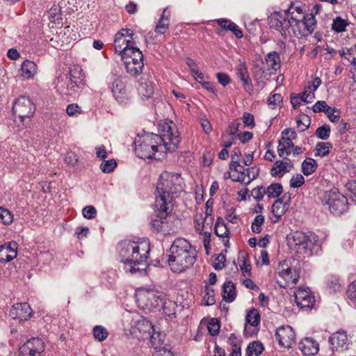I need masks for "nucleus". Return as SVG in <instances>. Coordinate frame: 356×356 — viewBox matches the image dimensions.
Segmentation results:
<instances>
[{
    "label": "nucleus",
    "mask_w": 356,
    "mask_h": 356,
    "mask_svg": "<svg viewBox=\"0 0 356 356\" xmlns=\"http://www.w3.org/2000/svg\"><path fill=\"white\" fill-rule=\"evenodd\" d=\"M180 138L175 124H165L162 126L161 135L145 133L138 135L133 142L134 152L140 159H155L156 153L166 151L173 152L178 148Z\"/></svg>",
    "instance_id": "f257e3e1"
},
{
    "label": "nucleus",
    "mask_w": 356,
    "mask_h": 356,
    "mask_svg": "<svg viewBox=\"0 0 356 356\" xmlns=\"http://www.w3.org/2000/svg\"><path fill=\"white\" fill-rule=\"evenodd\" d=\"M120 261L124 264V270L131 274H146L150 252V243L148 241L140 242L122 241L117 246Z\"/></svg>",
    "instance_id": "f03ea898"
},
{
    "label": "nucleus",
    "mask_w": 356,
    "mask_h": 356,
    "mask_svg": "<svg viewBox=\"0 0 356 356\" xmlns=\"http://www.w3.org/2000/svg\"><path fill=\"white\" fill-rule=\"evenodd\" d=\"M168 264L172 271L181 273L193 266L197 260V251L188 240L177 238L170 248Z\"/></svg>",
    "instance_id": "7ed1b4c3"
},
{
    "label": "nucleus",
    "mask_w": 356,
    "mask_h": 356,
    "mask_svg": "<svg viewBox=\"0 0 356 356\" xmlns=\"http://www.w3.org/2000/svg\"><path fill=\"white\" fill-rule=\"evenodd\" d=\"M184 190V180L181 175L176 172L163 171L158 180L155 202L157 205H173L174 199Z\"/></svg>",
    "instance_id": "20e7f679"
},
{
    "label": "nucleus",
    "mask_w": 356,
    "mask_h": 356,
    "mask_svg": "<svg viewBox=\"0 0 356 356\" xmlns=\"http://www.w3.org/2000/svg\"><path fill=\"white\" fill-rule=\"evenodd\" d=\"M115 54L120 56L129 74L137 76L142 74L144 68V56L138 47L134 45L130 46V43L127 42L122 45H118L115 48Z\"/></svg>",
    "instance_id": "39448f33"
},
{
    "label": "nucleus",
    "mask_w": 356,
    "mask_h": 356,
    "mask_svg": "<svg viewBox=\"0 0 356 356\" xmlns=\"http://www.w3.org/2000/svg\"><path fill=\"white\" fill-rule=\"evenodd\" d=\"M173 205H157L155 202V214L152 216L150 225L152 229L163 235L176 232L175 217L172 213Z\"/></svg>",
    "instance_id": "423d86ee"
},
{
    "label": "nucleus",
    "mask_w": 356,
    "mask_h": 356,
    "mask_svg": "<svg viewBox=\"0 0 356 356\" xmlns=\"http://www.w3.org/2000/svg\"><path fill=\"white\" fill-rule=\"evenodd\" d=\"M135 296L138 306L151 310L161 305L165 295L154 287H140L136 290Z\"/></svg>",
    "instance_id": "0eeeda50"
},
{
    "label": "nucleus",
    "mask_w": 356,
    "mask_h": 356,
    "mask_svg": "<svg viewBox=\"0 0 356 356\" xmlns=\"http://www.w3.org/2000/svg\"><path fill=\"white\" fill-rule=\"evenodd\" d=\"M321 202L325 209L333 215L339 216L348 209L347 198L336 188L325 191Z\"/></svg>",
    "instance_id": "6e6552de"
},
{
    "label": "nucleus",
    "mask_w": 356,
    "mask_h": 356,
    "mask_svg": "<svg viewBox=\"0 0 356 356\" xmlns=\"http://www.w3.org/2000/svg\"><path fill=\"white\" fill-rule=\"evenodd\" d=\"M291 237L298 250H303V253L307 257L312 255V251L318 241V237L314 233L296 232Z\"/></svg>",
    "instance_id": "1a4fd4ad"
},
{
    "label": "nucleus",
    "mask_w": 356,
    "mask_h": 356,
    "mask_svg": "<svg viewBox=\"0 0 356 356\" xmlns=\"http://www.w3.org/2000/svg\"><path fill=\"white\" fill-rule=\"evenodd\" d=\"M291 237L298 250H303V253L307 257L312 255V251L318 241V237L314 233L296 232Z\"/></svg>",
    "instance_id": "9d476101"
},
{
    "label": "nucleus",
    "mask_w": 356,
    "mask_h": 356,
    "mask_svg": "<svg viewBox=\"0 0 356 356\" xmlns=\"http://www.w3.org/2000/svg\"><path fill=\"white\" fill-rule=\"evenodd\" d=\"M153 329L152 323L147 319L140 316L133 320L129 328H124L127 337L136 338L138 340H146L149 332Z\"/></svg>",
    "instance_id": "9b49d317"
},
{
    "label": "nucleus",
    "mask_w": 356,
    "mask_h": 356,
    "mask_svg": "<svg viewBox=\"0 0 356 356\" xmlns=\"http://www.w3.org/2000/svg\"><path fill=\"white\" fill-rule=\"evenodd\" d=\"M76 40V34L73 29L70 26L60 28L56 34L50 39L52 47L58 49H67L72 46V43Z\"/></svg>",
    "instance_id": "f8f14e48"
},
{
    "label": "nucleus",
    "mask_w": 356,
    "mask_h": 356,
    "mask_svg": "<svg viewBox=\"0 0 356 356\" xmlns=\"http://www.w3.org/2000/svg\"><path fill=\"white\" fill-rule=\"evenodd\" d=\"M35 107L31 99L25 96L19 97L14 103L13 112L22 122L25 118H31L34 113Z\"/></svg>",
    "instance_id": "ddd939ff"
},
{
    "label": "nucleus",
    "mask_w": 356,
    "mask_h": 356,
    "mask_svg": "<svg viewBox=\"0 0 356 356\" xmlns=\"http://www.w3.org/2000/svg\"><path fill=\"white\" fill-rule=\"evenodd\" d=\"M316 25V22L313 13L304 16L302 19L296 18L294 35L297 37H307L312 33Z\"/></svg>",
    "instance_id": "4468645a"
},
{
    "label": "nucleus",
    "mask_w": 356,
    "mask_h": 356,
    "mask_svg": "<svg viewBox=\"0 0 356 356\" xmlns=\"http://www.w3.org/2000/svg\"><path fill=\"white\" fill-rule=\"evenodd\" d=\"M127 81V76H118L113 82V96L120 104H126L129 100Z\"/></svg>",
    "instance_id": "2eb2a0df"
},
{
    "label": "nucleus",
    "mask_w": 356,
    "mask_h": 356,
    "mask_svg": "<svg viewBox=\"0 0 356 356\" xmlns=\"http://www.w3.org/2000/svg\"><path fill=\"white\" fill-rule=\"evenodd\" d=\"M44 350V343L39 338H33L27 341L20 348V353L24 356H41Z\"/></svg>",
    "instance_id": "dca6fc26"
},
{
    "label": "nucleus",
    "mask_w": 356,
    "mask_h": 356,
    "mask_svg": "<svg viewBox=\"0 0 356 356\" xmlns=\"http://www.w3.org/2000/svg\"><path fill=\"white\" fill-rule=\"evenodd\" d=\"M275 337L280 346L290 348L295 342L296 334L291 326H282L277 329Z\"/></svg>",
    "instance_id": "f3484780"
},
{
    "label": "nucleus",
    "mask_w": 356,
    "mask_h": 356,
    "mask_svg": "<svg viewBox=\"0 0 356 356\" xmlns=\"http://www.w3.org/2000/svg\"><path fill=\"white\" fill-rule=\"evenodd\" d=\"M295 300L297 305L304 309H312L315 303L314 296L310 290L299 287L295 292Z\"/></svg>",
    "instance_id": "a211bd4d"
},
{
    "label": "nucleus",
    "mask_w": 356,
    "mask_h": 356,
    "mask_svg": "<svg viewBox=\"0 0 356 356\" xmlns=\"http://www.w3.org/2000/svg\"><path fill=\"white\" fill-rule=\"evenodd\" d=\"M149 77L150 76L148 74H143L140 78L138 80V92L143 100L150 99L154 92V83L151 80H149Z\"/></svg>",
    "instance_id": "6ab92c4d"
},
{
    "label": "nucleus",
    "mask_w": 356,
    "mask_h": 356,
    "mask_svg": "<svg viewBox=\"0 0 356 356\" xmlns=\"http://www.w3.org/2000/svg\"><path fill=\"white\" fill-rule=\"evenodd\" d=\"M332 351L343 352L348 348V339L345 332H337L329 338Z\"/></svg>",
    "instance_id": "aec40b11"
},
{
    "label": "nucleus",
    "mask_w": 356,
    "mask_h": 356,
    "mask_svg": "<svg viewBox=\"0 0 356 356\" xmlns=\"http://www.w3.org/2000/svg\"><path fill=\"white\" fill-rule=\"evenodd\" d=\"M32 314V309L26 302L16 303L10 309V315L14 319L19 321H27Z\"/></svg>",
    "instance_id": "412c9836"
},
{
    "label": "nucleus",
    "mask_w": 356,
    "mask_h": 356,
    "mask_svg": "<svg viewBox=\"0 0 356 356\" xmlns=\"http://www.w3.org/2000/svg\"><path fill=\"white\" fill-rule=\"evenodd\" d=\"M279 276L285 281V284H295L298 280L299 275L296 271L292 269L286 262L280 263L279 265Z\"/></svg>",
    "instance_id": "4be33fe9"
},
{
    "label": "nucleus",
    "mask_w": 356,
    "mask_h": 356,
    "mask_svg": "<svg viewBox=\"0 0 356 356\" xmlns=\"http://www.w3.org/2000/svg\"><path fill=\"white\" fill-rule=\"evenodd\" d=\"M17 244L10 242L0 246V262H8L15 259L17 254Z\"/></svg>",
    "instance_id": "5701e85b"
},
{
    "label": "nucleus",
    "mask_w": 356,
    "mask_h": 356,
    "mask_svg": "<svg viewBox=\"0 0 356 356\" xmlns=\"http://www.w3.org/2000/svg\"><path fill=\"white\" fill-rule=\"evenodd\" d=\"M299 349L305 356H314L318 353L319 346L312 338L307 337L299 343Z\"/></svg>",
    "instance_id": "b1692460"
},
{
    "label": "nucleus",
    "mask_w": 356,
    "mask_h": 356,
    "mask_svg": "<svg viewBox=\"0 0 356 356\" xmlns=\"http://www.w3.org/2000/svg\"><path fill=\"white\" fill-rule=\"evenodd\" d=\"M293 167V164L289 162L277 160L270 169V175L274 177H282L284 174L289 172Z\"/></svg>",
    "instance_id": "393cba45"
},
{
    "label": "nucleus",
    "mask_w": 356,
    "mask_h": 356,
    "mask_svg": "<svg viewBox=\"0 0 356 356\" xmlns=\"http://www.w3.org/2000/svg\"><path fill=\"white\" fill-rule=\"evenodd\" d=\"M170 11L165 8L161 15V17L155 26V32L159 34H163L168 30L170 26Z\"/></svg>",
    "instance_id": "a878e982"
},
{
    "label": "nucleus",
    "mask_w": 356,
    "mask_h": 356,
    "mask_svg": "<svg viewBox=\"0 0 356 356\" xmlns=\"http://www.w3.org/2000/svg\"><path fill=\"white\" fill-rule=\"evenodd\" d=\"M85 76L82 72V70L79 66H74L70 70V79L72 86H76L78 88H82L83 86V80Z\"/></svg>",
    "instance_id": "bb28decb"
},
{
    "label": "nucleus",
    "mask_w": 356,
    "mask_h": 356,
    "mask_svg": "<svg viewBox=\"0 0 356 356\" xmlns=\"http://www.w3.org/2000/svg\"><path fill=\"white\" fill-rule=\"evenodd\" d=\"M282 27L280 29V33L284 38L290 34V29H292L294 33V24H296V18L293 17H289V14L285 12L283 14V18L282 21Z\"/></svg>",
    "instance_id": "cd10ccee"
},
{
    "label": "nucleus",
    "mask_w": 356,
    "mask_h": 356,
    "mask_svg": "<svg viewBox=\"0 0 356 356\" xmlns=\"http://www.w3.org/2000/svg\"><path fill=\"white\" fill-rule=\"evenodd\" d=\"M36 64L29 60H25L21 65V74L25 79H32L37 73Z\"/></svg>",
    "instance_id": "c85d7f7f"
},
{
    "label": "nucleus",
    "mask_w": 356,
    "mask_h": 356,
    "mask_svg": "<svg viewBox=\"0 0 356 356\" xmlns=\"http://www.w3.org/2000/svg\"><path fill=\"white\" fill-rule=\"evenodd\" d=\"M292 147H293V143L291 141V138L282 135L281 138L279 140L277 147L278 155L280 157H283L284 154L289 156L291 154Z\"/></svg>",
    "instance_id": "c756f323"
},
{
    "label": "nucleus",
    "mask_w": 356,
    "mask_h": 356,
    "mask_svg": "<svg viewBox=\"0 0 356 356\" xmlns=\"http://www.w3.org/2000/svg\"><path fill=\"white\" fill-rule=\"evenodd\" d=\"M222 296L223 300L232 302L236 296V286L232 281L225 282L223 284Z\"/></svg>",
    "instance_id": "7c9ffc66"
},
{
    "label": "nucleus",
    "mask_w": 356,
    "mask_h": 356,
    "mask_svg": "<svg viewBox=\"0 0 356 356\" xmlns=\"http://www.w3.org/2000/svg\"><path fill=\"white\" fill-rule=\"evenodd\" d=\"M287 207L281 199L275 200L271 207V212L275 217V219H273L272 222H277L285 213Z\"/></svg>",
    "instance_id": "2f4dec72"
},
{
    "label": "nucleus",
    "mask_w": 356,
    "mask_h": 356,
    "mask_svg": "<svg viewBox=\"0 0 356 356\" xmlns=\"http://www.w3.org/2000/svg\"><path fill=\"white\" fill-rule=\"evenodd\" d=\"M134 33L133 31L129 29H121L119 32H118L115 35L114 42H115V49L117 47L118 45H122L123 42L124 40V43L126 44L127 42L130 43V46H133L135 43L130 40H127L126 38V36H129L132 38Z\"/></svg>",
    "instance_id": "473e14b6"
},
{
    "label": "nucleus",
    "mask_w": 356,
    "mask_h": 356,
    "mask_svg": "<svg viewBox=\"0 0 356 356\" xmlns=\"http://www.w3.org/2000/svg\"><path fill=\"white\" fill-rule=\"evenodd\" d=\"M265 60L269 69L277 70L280 68V56L277 52L271 51L268 53Z\"/></svg>",
    "instance_id": "72a5a7b5"
},
{
    "label": "nucleus",
    "mask_w": 356,
    "mask_h": 356,
    "mask_svg": "<svg viewBox=\"0 0 356 356\" xmlns=\"http://www.w3.org/2000/svg\"><path fill=\"white\" fill-rule=\"evenodd\" d=\"M147 339L149 340L152 348H157L163 341V335L161 332L156 331L154 326H153V329L149 332V336L147 337Z\"/></svg>",
    "instance_id": "f704fd0d"
},
{
    "label": "nucleus",
    "mask_w": 356,
    "mask_h": 356,
    "mask_svg": "<svg viewBox=\"0 0 356 356\" xmlns=\"http://www.w3.org/2000/svg\"><path fill=\"white\" fill-rule=\"evenodd\" d=\"M215 234L220 238L229 237V229L222 218H217L215 225Z\"/></svg>",
    "instance_id": "c9c22d12"
},
{
    "label": "nucleus",
    "mask_w": 356,
    "mask_h": 356,
    "mask_svg": "<svg viewBox=\"0 0 356 356\" xmlns=\"http://www.w3.org/2000/svg\"><path fill=\"white\" fill-rule=\"evenodd\" d=\"M332 145L329 142H318L315 148L316 156H325L329 154Z\"/></svg>",
    "instance_id": "e433bc0d"
},
{
    "label": "nucleus",
    "mask_w": 356,
    "mask_h": 356,
    "mask_svg": "<svg viewBox=\"0 0 356 356\" xmlns=\"http://www.w3.org/2000/svg\"><path fill=\"white\" fill-rule=\"evenodd\" d=\"M264 346L259 341H253L250 343L246 350L247 356H259L263 350Z\"/></svg>",
    "instance_id": "4c0bfd02"
},
{
    "label": "nucleus",
    "mask_w": 356,
    "mask_h": 356,
    "mask_svg": "<svg viewBox=\"0 0 356 356\" xmlns=\"http://www.w3.org/2000/svg\"><path fill=\"white\" fill-rule=\"evenodd\" d=\"M161 305H163V313L165 316L170 318L175 317L176 309L177 308V305L175 302L163 300Z\"/></svg>",
    "instance_id": "58836bf2"
},
{
    "label": "nucleus",
    "mask_w": 356,
    "mask_h": 356,
    "mask_svg": "<svg viewBox=\"0 0 356 356\" xmlns=\"http://www.w3.org/2000/svg\"><path fill=\"white\" fill-rule=\"evenodd\" d=\"M317 168L316 161L312 158H308L302 163V170L305 175L308 176L316 171Z\"/></svg>",
    "instance_id": "ea45409f"
},
{
    "label": "nucleus",
    "mask_w": 356,
    "mask_h": 356,
    "mask_svg": "<svg viewBox=\"0 0 356 356\" xmlns=\"http://www.w3.org/2000/svg\"><path fill=\"white\" fill-rule=\"evenodd\" d=\"M266 189V195L269 198L277 197L283 191L282 186L280 183H274L268 186Z\"/></svg>",
    "instance_id": "a19ab883"
},
{
    "label": "nucleus",
    "mask_w": 356,
    "mask_h": 356,
    "mask_svg": "<svg viewBox=\"0 0 356 356\" xmlns=\"http://www.w3.org/2000/svg\"><path fill=\"white\" fill-rule=\"evenodd\" d=\"M282 18L283 14L280 13H275L273 15H272L271 17L268 18V24L270 27L280 32Z\"/></svg>",
    "instance_id": "79ce46f5"
},
{
    "label": "nucleus",
    "mask_w": 356,
    "mask_h": 356,
    "mask_svg": "<svg viewBox=\"0 0 356 356\" xmlns=\"http://www.w3.org/2000/svg\"><path fill=\"white\" fill-rule=\"evenodd\" d=\"M246 322L256 327L260 323V314L257 309H251L246 315Z\"/></svg>",
    "instance_id": "37998d69"
},
{
    "label": "nucleus",
    "mask_w": 356,
    "mask_h": 356,
    "mask_svg": "<svg viewBox=\"0 0 356 356\" xmlns=\"http://www.w3.org/2000/svg\"><path fill=\"white\" fill-rule=\"evenodd\" d=\"M264 219V216L262 215H258L254 218L251 225V229L253 233L259 234L261 232Z\"/></svg>",
    "instance_id": "c03bdc74"
},
{
    "label": "nucleus",
    "mask_w": 356,
    "mask_h": 356,
    "mask_svg": "<svg viewBox=\"0 0 356 356\" xmlns=\"http://www.w3.org/2000/svg\"><path fill=\"white\" fill-rule=\"evenodd\" d=\"M282 99L283 98L280 94L275 93L268 97L267 104L270 108L275 109L276 107L280 106Z\"/></svg>",
    "instance_id": "a18cd8bd"
},
{
    "label": "nucleus",
    "mask_w": 356,
    "mask_h": 356,
    "mask_svg": "<svg viewBox=\"0 0 356 356\" xmlns=\"http://www.w3.org/2000/svg\"><path fill=\"white\" fill-rule=\"evenodd\" d=\"M346 294L348 299L356 307V280L348 285Z\"/></svg>",
    "instance_id": "49530a36"
},
{
    "label": "nucleus",
    "mask_w": 356,
    "mask_h": 356,
    "mask_svg": "<svg viewBox=\"0 0 356 356\" xmlns=\"http://www.w3.org/2000/svg\"><path fill=\"white\" fill-rule=\"evenodd\" d=\"M330 135V127L327 124H324L317 128L316 136L322 140H327Z\"/></svg>",
    "instance_id": "de8ad7c7"
},
{
    "label": "nucleus",
    "mask_w": 356,
    "mask_h": 356,
    "mask_svg": "<svg viewBox=\"0 0 356 356\" xmlns=\"http://www.w3.org/2000/svg\"><path fill=\"white\" fill-rule=\"evenodd\" d=\"M207 328L211 335H217L220 328L219 321L216 318H211L208 323Z\"/></svg>",
    "instance_id": "09e8293b"
},
{
    "label": "nucleus",
    "mask_w": 356,
    "mask_h": 356,
    "mask_svg": "<svg viewBox=\"0 0 356 356\" xmlns=\"http://www.w3.org/2000/svg\"><path fill=\"white\" fill-rule=\"evenodd\" d=\"M310 121L311 120L308 115L305 114L301 115L297 120V127L299 129V131H305L309 127Z\"/></svg>",
    "instance_id": "8fccbe9b"
},
{
    "label": "nucleus",
    "mask_w": 356,
    "mask_h": 356,
    "mask_svg": "<svg viewBox=\"0 0 356 356\" xmlns=\"http://www.w3.org/2000/svg\"><path fill=\"white\" fill-rule=\"evenodd\" d=\"M347 25L348 23L344 19H342L341 17H338L334 20L332 28L334 31L340 33L346 30Z\"/></svg>",
    "instance_id": "3c124183"
},
{
    "label": "nucleus",
    "mask_w": 356,
    "mask_h": 356,
    "mask_svg": "<svg viewBox=\"0 0 356 356\" xmlns=\"http://www.w3.org/2000/svg\"><path fill=\"white\" fill-rule=\"evenodd\" d=\"M107 330L102 326H95L93 328V335L99 341H103L108 337Z\"/></svg>",
    "instance_id": "603ef678"
},
{
    "label": "nucleus",
    "mask_w": 356,
    "mask_h": 356,
    "mask_svg": "<svg viewBox=\"0 0 356 356\" xmlns=\"http://www.w3.org/2000/svg\"><path fill=\"white\" fill-rule=\"evenodd\" d=\"M0 220L4 225H10L13 220V217L12 213L7 209L0 207Z\"/></svg>",
    "instance_id": "864d4df0"
},
{
    "label": "nucleus",
    "mask_w": 356,
    "mask_h": 356,
    "mask_svg": "<svg viewBox=\"0 0 356 356\" xmlns=\"http://www.w3.org/2000/svg\"><path fill=\"white\" fill-rule=\"evenodd\" d=\"M266 189L263 186H257L253 188L251 191V196L257 202L263 200L264 195H266Z\"/></svg>",
    "instance_id": "5fc2aeb1"
},
{
    "label": "nucleus",
    "mask_w": 356,
    "mask_h": 356,
    "mask_svg": "<svg viewBox=\"0 0 356 356\" xmlns=\"http://www.w3.org/2000/svg\"><path fill=\"white\" fill-rule=\"evenodd\" d=\"M236 75L237 77L241 80H243L248 78L249 73L247 67L244 63H241L236 67Z\"/></svg>",
    "instance_id": "6e6d98bb"
},
{
    "label": "nucleus",
    "mask_w": 356,
    "mask_h": 356,
    "mask_svg": "<svg viewBox=\"0 0 356 356\" xmlns=\"http://www.w3.org/2000/svg\"><path fill=\"white\" fill-rule=\"evenodd\" d=\"M305 183V178L300 174L293 176L290 180V186L291 188H299Z\"/></svg>",
    "instance_id": "4d7b16f0"
},
{
    "label": "nucleus",
    "mask_w": 356,
    "mask_h": 356,
    "mask_svg": "<svg viewBox=\"0 0 356 356\" xmlns=\"http://www.w3.org/2000/svg\"><path fill=\"white\" fill-rule=\"evenodd\" d=\"M82 214L87 219H93L97 215V210L93 206H86L83 209Z\"/></svg>",
    "instance_id": "13d9d810"
},
{
    "label": "nucleus",
    "mask_w": 356,
    "mask_h": 356,
    "mask_svg": "<svg viewBox=\"0 0 356 356\" xmlns=\"http://www.w3.org/2000/svg\"><path fill=\"white\" fill-rule=\"evenodd\" d=\"M81 112V107L76 104H70L66 108V113L70 116H76Z\"/></svg>",
    "instance_id": "bf43d9fd"
},
{
    "label": "nucleus",
    "mask_w": 356,
    "mask_h": 356,
    "mask_svg": "<svg viewBox=\"0 0 356 356\" xmlns=\"http://www.w3.org/2000/svg\"><path fill=\"white\" fill-rule=\"evenodd\" d=\"M65 161L67 164L74 166L78 163L79 159L75 153L69 151L65 154Z\"/></svg>",
    "instance_id": "052dcab7"
},
{
    "label": "nucleus",
    "mask_w": 356,
    "mask_h": 356,
    "mask_svg": "<svg viewBox=\"0 0 356 356\" xmlns=\"http://www.w3.org/2000/svg\"><path fill=\"white\" fill-rule=\"evenodd\" d=\"M298 96H300L302 99L304 100V104H307L311 102L315 98L314 93L310 90H308V88H307L302 93L298 95Z\"/></svg>",
    "instance_id": "680f3d73"
},
{
    "label": "nucleus",
    "mask_w": 356,
    "mask_h": 356,
    "mask_svg": "<svg viewBox=\"0 0 356 356\" xmlns=\"http://www.w3.org/2000/svg\"><path fill=\"white\" fill-rule=\"evenodd\" d=\"M329 107L325 101H318L313 106L312 110L314 113L324 112L325 113Z\"/></svg>",
    "instance_id": "e2e57ef3"
},
{
    "label": "nucleus",
    "mask_w": 356,
    "mask_h": 356,
    "mask_svg": "<svg viewBox=\"0 0 356 356\" xmlns=\"http://www.w3.org/2000/svg\"><path fill=\"white\" fill-rule=\"evenodd\" d=\"M248 175V182H251L253 179H255L259 174V168L257 166L249 168L246 169Z\"/></svg>",
    "instance_id": "0e129e2a"
},
{
    "label": "nucleus",
    "mask_w": 356,
    "mask_h": 356,
    "mask_svg": "<svg viewBox=\"0 0 356 356\" xmlns=\"http://www.w3.org/2000/svg\"><path fill=\"white\" fill-rule=\"evenodd\" d=\"M225 256L223 254H219L213 264V268L218 270L222 269L225 266Z\"/></svg>",
    "instance_id": "69168bd1"
},
{
    "label": "nucleus",
    "mask_w": 356,
    "mask_h": 356,
    "mask_svg": "<svg viewBox=\"0 0 356 356\" xmlns=\"http://www.w3.org/2000/svg\"><path fill=\"white\" fill-rule=\"evenodd\" d=\"M337 110L334 108L330 106L326 111L325 114L331 122H337L340 119V115L334 113Z\"/></svg>",
    "instance_id": "338daca9"
},
{
    "label": "nucleus",
    "mask_w": 356,
    "mask_h": 356,
    "mask_svg": "<svg viewBox=\"0 0 356 356\" xmlns=\"http://www.w3.org/2000/svg\"><path fill=\"white\" fill-rule=\"evenodd\" d=\"M227 30L232 31L237 38H241L243 35L242 31L234 22L229 23Z\"/></svg>",
    "instance_id": "774afa93"
}]
</instances>
